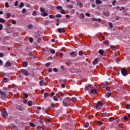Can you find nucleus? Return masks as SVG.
I'll return each mask as SVG.
<instances>
[{"instance_id": "nucleus-54", "label": "nucleus", "mask_w": 130, "mask_h": 130, "mask_svg": "<svg viewBox=\"0 0 130 130\" xmlns=\"http://www.w3.org/2000/svg\"><path fill=\"white\" fill-rule=\"evenodd\" d=\"M13 130H19V129H18V127L16 126H13Z\"/></svg>"}, {"instance_id": "nucleus-13", "label": "nucleus", "mask_w": 130, "mask_h": 130, "mask_svg": "<svg viewBox=\"0 0 130 130\" xmlns=\"http://www.w3.org/2000/svg\"><path fill=\"white\" fill-rule=\"evenodd\" d=\"M2 116L3 117H7V116H8V113H7V111H5L3 112H2Z\"/></svg>"}, {"instance_id": "nucleus-61", "label": "nucleus", "mask_w": 130, "mask_h": 130, "mask_svg": "<svg viewBox=\"0 0 130 130\" xmlns=\"http://www.w3.org/2000/svg\"><path fill=\"white\" fill-rule=\"evenodd\" d=\"M32 15V16H36V11H34Z\"/></svg>"}, {"instance_id": "nucleus-27", "label": "nucleus", "mask_w": 130, "mask_h": 130, "mask_svg": "<svg viewBox=\"0 0 130 130\" xmlns=\"http://www.w3.org/2000/svg\"><path fill=\"white\" fill-rule=\"evenodd\" d=\"M48 95H49V93H48V92H45L44 94V99H45V98H46V97H48Z\"/></svg>"}, {"instance_id": "nucleus-3", "label": "nucleus", "mask_w": 130, "mask_h": 130, "mask_svg": "<svg viewBox=\"0 0 130 130\" xmlns=\"http://www.w3.org/2000/svg\"><path fill=\"white\" fill-rule=\"evenodd\" d=\"M69 102L70 101L69 100V99H68V98H65L63 101V105H64V106H66V107H68V106L70 105V104H69Z\"/></svg>"}, {"instance_id": "nucleus-44", "label": "nucleus", "mask_w": 130, "mask_h": 130, "mask_svg": "<svg viewBox=\"0 0 130 130\" xmlns=\"http://www.w3.org/2000/svg\"><path fill=\"white\" fill-rule=\"evenodd\" d=\"M123 118L125 119V121H127L128 120V117H127L126 116H124Z\"/></svg>"}, {"instance_id": "nucleus-23", "label": "nucleus", "mask_w": 130, "mask_h": 130, "mask_svg": "<svg viewBox=\"0 0 130 130\" xmlns=\"http://www.w3.org/2000/svg\"><path fill=\"white\" fill-rule=\"evenodd\" d=\"M99 53H100L101 55H103V53H104V50H103V49H100L99 51Z\"/></svg>"}, {"instance_id": "nucleus-9", "label": "nucleus", "mask_w": 130, "mask_h": 130, "mask_svg": "<svg viewBox=\"0 0 130 130\" xmlns=\"http://www.w3.org/2000/svg\"><path fill=\"white\" fill-rule=\"evenodd\" d=\"M90 93L92 94L93 95H94V96H96V94H97V91L95 89H91L90 90Z\"/></svg>"}, {"instance_id": "nucleus-57", "label": "nucleus", "mask_w": 130, "mask_h": 130, "mask_svg": "<svg viewBox=\"0 0 130 130\" xmlns=\"http://www.w3.org/2000/svg\"><path fill=\"white\" fill-rule=\"evenodd\" d=\"M56 18H60L61 17V14H58L56 15Z\"/></svg>"}, {"instance_id": "nucleus-24", "label": "nucleus", "mask_w": 130, "mask_h": 130, "mask_svg": "<svg viewBox=\"0 0 130 130\" xmlns=\"http://www.w3.org/2000/svg\"><path fill=\"white\" fill-rule=\"evenodd\" d=\"M33 105V102L31 101H29L27 103V105L28 106H32V105Z\"/></svg>"}, {"instance_id": "nucleus-46", "label": "nucleus", "mask_w": 130, "mask_h": 130, "mask_svg": "<svg viewBox=\"0 0 130 130\" xmlns=\"http://www.w3.org/2000/svg\"><path fill=\"white\" fill-rule=\"evenodd\" d=\"M106 91H109V92H110V87L107 86L106 87Z\"/></svg>"}, {"instance_id": "nucleus-40", "label": "nucleus", "mask_w": 130, "mask_h": 130, "mask_svg": "<svg viewBox=\"0 0 130 130\" xmlns=\"http://www.w3.org/2000/svg\"><path fill=\"white\" fill-rule=\"evenodd\" d=\"M12 24H13V25H16L17 24V21H16L15 20H13L12 21Z\"/></svg>"}, {"instance_id": "nucleus-6", "label": "nucleus", "mask_w": 130, "mask_h": 130, "mask_svg": "<svg viewBox=\"0 0 130 130\" xmlns=\"http://www.w3.org/2000/svg\"><path fill=\"white\" fill-rule=\"evenodd\" d=\"M57 95H58V96H60L59 97L60 101H62V97H63V93H62V92H58Z\"/></svg>"}, {"instance_id": "nucleus-37", "label": "nucleus", "mask_w": 130, "mask_h": 130, "mask_svg": "<svg viewBox=\"0 0 130 130\" xmlns=\"http://www.w3.org/2000/svg\"><path fill=\"white\" fill-rule=\"evenodd\" d=\"M0 22L1 23H5V22H6V20L2 18H0Z\"/></svg>"}, {"instance_id": "nucleus-60", "label": "nucleus", "mask_w": 130, "mask_h": 130, "mask_svg": "<svg viewBox=\"0 0 130 130\" xmlns=\"http://www.w3.org/2000/svg\"><path fill=\"white\" fill-rule=\"evenodd\" d=\"M40 86H43V80H41L40 82Z\"/></svg>"}, {"instance_id": "nucleus-16", "label": "nucleus", "mask_w": 130, "mask_h": 130, "mask_svg": "<svg viewBox=\"0 0 130 130\" xmlns=\"http://www.w3.org/2000/svg\"><path fill=\"white\" fill-rule=\"evenodd\" d=\"M98 62H99V61L98 60V58H95L92 62V64H93V66H95L96 64H97V63H98Z\"/></svg>"}, {"instance_id": "nucleus-22", "label": "nucleus", "mask_w": 130, "mask_h": 130, "mask_svg": "<svg viewBox=\"0 0 130 130\" xmlns=\"http://www.w3.org/2000/svg\"><path fill=\"white\" fill-rule=\"evenodd\" d=\"M41 15L43 17H47L48 16V14L46 12H43L41 13Z\"/></svg>"}, {"instance_id": "nucleus-15", "label": "nucleus", "mask_w": 130, "mask_h": 130, "mask_svg": "<svg viewBox=\"0 0 130 130\" xmlns=\"http://www.w3.org/2000/svg\"><path fill=\"white\" fill-rule=\"evenodd\" d=\"M102 117H104V118H108V114L107 113H104L102 115Z\"/></svg>"}, {"instance_id": "nucleus-26", "label": "nucleus", "mask_w": 130, "mask_h": 130, "mask_svg": "<svg viewBox=\"0 0 130 130\" xmlns=\"http://www.w3.org/2000/svg\"><path fill=\"white\" fill-rule=\"evenodd\" d=\"M113 120H114V118H113V117H111L108 119V121H109V122H111L113 121Z\"/></svg>"}, {"instance_id": "nucleus-35", "label": "nucleus", "mask_w": 130, "mask_h": 130, "mask_svg": "<svg viewBox=\"0 0 130 130\" xmlns=\"http://www.w3.org/2000/svg\"><path fill=\"white\" fill-rule=\"evenodd\" d=\"M84 127L87 128L88 127V126H89V123L86 122L85 124H84Z\"/></svg>"}, {"instance_id": "nucleus-48", "label": "nucleus", "mask_w": 130, "mask_h": 130, "mask_svg": "<svg viewBox=\"0 0 130 130\" xmlns=\"http://www.w3.org/2000/svg\"><path fill=\"white\" fill-rule=\"evenodd\" d=\"M98 104H99V106L100 105V106H103V103H101V102H99ZM99 107H100L99 106Z\"/></svg>"}, {"instance_id": "nucleus-51", "label": "nucleus", "mask_w": 130, "mask_h": 130, "mask_svg": "<svg viewBox=\"0 0 130 130\" xmlns=\"http://www.w3.org/2000/svg\"><path fill=\"white\" fill-rule=\"evenodd\" d=\"M53 98L54 101H58V99H57V98H56V96H54L53 97Z\"/></svg>"}, {"instance_id": "nucleus-55", "label": "nucleus", "mask_w": 130, "mask_h": 130, "mask_svg": "<svg viewBox=\"0 0 130 130\" xmlns=\"http://www.w3.org/2000/svg\"><path fill=\"white\" fill-rule=\"evenodd\" d=\"M28 29H32L33 28V25L32 24H29L28 26Z\"/></svg>"}, {"instance_id": "nucleus-43", "label": "nucleus", "mask_w": 130, "mask_h": 130, "mask_svg": "<svg viewBox=\"0 0 130 130\" xmlns=\"http://www.w3.org/2000/svg\"><path fill=\"white\" fill-rule=\"evenodd\" d=\"M84 54V53H83V52L80 51L79 52V55H80V56H83V55Z\"/></svg>"}, {"instance_id": "nucleus-58", "label": "nucleus", "mask_w": 130, "mask_h": 130, "mask_svg": "<svg viewBox=\"0 0 130 130\" xmlns=\"http://www.w3.org/2000/svg\"><path fill=\"white\" fill-rule=\"evenodd\" d=\"M60 13L61 14H66V11H64V10H61V11H60Z\"/></svg>"}, {"instance_id": "nucleus-29", "label": "nucleus", "mask_w": 130, "mask_h": 130, "mask_svg": "<svg viewBox=\"0 0 130 130\" xmlns=\"http://www.w3.org/2000/svg\"><path fill=\"white\" fill-rule=\"evenodd\" d=\"M50 52H51L52 54H54V53H55V50H54L53 49H50Z\"/></svg>"}, {"instance_id": "nucleus-50", "label": "nucleus", "mask_w": 130, "mask_h": 130, "mask_svg": "<svg viewBox=\"0 0 130 130\" xmlns=\"http://www.w3.org/2000/svg\"><path fill=\"white\" fill-rule=\"evenodd\" d=\"M67 7L69 8V9H73V8H74V6L72 5H68Z\"/></svg>"}, {"instance_id": "nucleus-14", "label": "nucleus", "mask_w": 130, "mask_h": 130, "mask_svg": "<svg viewBox=\"0 0 130 130\" xmlns=\"http://www.w3.org/2000/svg\"><path fill=\"white\" fill-rule=\"evenodd\" d=\"M22 66L23 68H27L28 67V62L27 61H23L22 62Z\"/></svg>"}, {"instance_id": "nucleus-53", "label": "nucleus", "mask_w": 130, "mask_h": 130, "mask_svg": "<svg viewBox=\"0 0 130 130\" xmlns=\"http://www.w3.org/2000/svg\"><path fill=\"white\" fill-rule=\"evenodd\" d=\"M14 5L15 7H18L19 5V2L18 1L15 2Z\"/></svg>"}, {"instance_id": "nucleus-30", "label": "nucleus", "mask_w": 130, "mask_h": 130, "mask_svg": "<svg viewBox=\"0 0 130 130\" xmlns=\"http://www.w3.org/2000/svg\"><path fill=\"white\" fill-rule=\"evenodd\" d=\"M56 9H57L59 11H61V10H62V7H61V6H57L56 7Z\"/></svg>"}, {"instance_id": "nucleus-32", "label": "nucleus", "mask_w": 130, "mask_h": 130, "mask_svg": "<svg viewBox=\"0 0 130 130\" xmlns=\"http://www.w3.org/2000/svg\"><path fill=\"white\" fill-rule=\"evenodd\" d=\"M29 125H30V126H31V127H35L36 126L35 124L32 122H30Z\"/></svg>"}, {"instance_id": "nucleus-28", "label": "nucleus", "mask_w": 130, "mask_h": 130, "mask_svg": "<svg viewBox=\"0 0 130 130\" xmlns=\"http://www.w3.org/2000/svg\"><path fill=\"white\" fill-rule=\"evenodd\" d=\"M103 124V122L100 121H98V126H101Z\"/></svg>"}, {"instance_id": "nucleus-39", "label": "nucleus", "mask_w": 130, "mask_h": 130, "mask_svg": "<svg viewBox=\"0 0 130 130\" xmlns=\"http://www.w3.org/2000/svg\"><path fill=\"white\" fill-rule=\"evenodd\" d=\"M5 7L6 8H10V5H9V3L6 2Z\"/></svg>"}, {"instance_id": "nucleus-8", "label": "nucleus", "mask_w": 130, "mask_h": 130, "mask_svg": "<svg viewBox=\"0 0 130 130\" xmlns=\"http://www.w3.org/2000/svg\"><path fill=\"white\" fill-rule=\"evenodd\" d=\"M77 52H72L70 53V56L71 57L75 58L76 57V56H77Z\"/></svg>"}, {"instance_id": "nucleus-59", "label": "nucleus", "mask_w": 130, "mask_h": 130, "mask_svg": "<svg viewBox=\"0 0 130 130\" xmlns=\"http://www.w3.org/2000/svg\"><path fill=\"white\" fill-rule=\"evenodd\" d=\"M4 27L3 26V24H0V31H2V30H3Z\"/></svg>"}, {"instance_id": "nucleus-20", "label": "nucleus", "mask_w": 130, "mask_h": 130, "mask_svg": "<svg viewBox=\"0 0 130 130\" xmlns=\"http://www.w3.org/2000/svg\"><path fill=\"white\" fill-rule=\"evenodd\" d=\"M95 4L96 5H102V1L101 0H96Z\"/></svg>"}, {"instance_id": "nucleus-2", "label": "nucleus", "mask_w": 130, "mask_h": 130, "mask_svg": "<svg viewBox=\"0 0 130 130\" xmlns=\"http://www.w3.org/2000/svg\"><path fill=\"white\" fill-rule=\"evenodd\" d=\"M20 72L24 76H25V77H28V76H29V73L26 70L22 69L20 70Z\"/></svg>"}, {"instance_id": "nucleus-47", "label": "nucleus", "mask_w": 130, "mask_h": 130, "mask_svg": "<svg viewBox=\"0 0 130 130\" xmlns=\"http://www.w3.org/2000/svg\"><path fill=\"white\" fill-rule=\"evenodd\" d=\"M39 122L42 125H43V123H44V122H43V120L42 119L40 120Z\"/></svg>"}, {"instance_id": "nucleus-62", "label": "nucleus", "mask_w": 130, "mask_h": 130, "mask_svg": "<svg viewBox=\"0 0 130 130\" xmlns=\"http://www.w3.org/2000/svg\"><path fill=\"white\" fill-rule=\"evenodd\" d=\"M26 9L24 8L22 11V14H25V13H26Z\"/></svg>"}, {"instance_id": "nucleus-41", "label": "nucleus", "mask_w": 130, "mask_h": 130, "mask_svg": "<svg viewBox=\"0 0 130 130\" xmlns=\"http://www.w3.org/2000/svg\"><path fill=\"white\" fill-rule=\"evenodd\" d=\"M24 7V3L22 2L20 3L19 8H23Z\"/></svg>"}, {"instance_id": "nucleus-42", "label": "nucleus", "mask_w": 130, "mask_h": 130, "mask_svg": "<svg viewBox=\"0 0 130 130\" xmlns=\"http://www.w3.org/2000/svg\"><path fill=\"white\" fill-rule=\"evenodd\" d=\"M104 15L106 16V17H108V15H109V13H108V12H103Z\"/></svg>"}, {"instance_id": "nucleus-5", "label": "nucleus", "mask_w": 130, "mask_h": 130, "mask_svg": "<svg viewBox=\"0 0 130 130\" xmlns=\"http://www.w3.org/2000/svg\"><path fill=\"white\" fill-rule=\"evenodd\" d=\"M0 94H1V98L2 99V100H4V99H6V98H7V96L6 95V92L1 91Z\"/></svg>"}, {"instance_id": "nucleus-19", "label": "nucleus", "mask_w": 130, "mask_h": 130, "mask_svg": "<svg viewBox=\"0 0 130 130\" xmlns=\"http://www.w3.org/2000/svg\"><path fill=\"white\" fill-rule=\"evenodd\" d=\"M89 89H90V85H86L85 86L84 90L85 91H89Z\"/></svg>"}, {"instance_id": "nucleus-33", "label": "nucleus", "mask_w": 130, "mask_h": 130, "mask_svg": "<svg viewBox=\"0 0 130 130\" xmlns=\"http://www.w3.org/2000/svg\"><path fill=\"white\" fill-rule=\"evenodd\" d=\"M6 32L8 34L12 33V30L10 29V28L6 29Z\"/></svg>"}, {"instance_id": "nucleus-17", "label": "nucleus", "mask_w": 130, "mask_h": 130, "mask_svg": "<svg viewBox=\"0 0 130 130\" xmlns=\"http://www.w3.org/2000/svg\"><path fill=\"white\" fill-rule=\"evenodd\" d=\"M91 20L92 21H95L97 22H101V21H102V20H101L100 18L96 19L95 18H92Z\"/></svg>"}, {"instance_id": "nucleus-1", "label": "nucleus", "mask_w": 130, "mask_h": 130, "mask_svg": "<svg viewBox=\"0 0 130 130\" xmlns=\"http://www.w3.org/2000/svg\"><path fill=\"white\" fill-rule=\"evenodd\" d=\"M121 74L124 77H125V76H127V75H128V73H127V70L125 69V68H121Z\"/></svg>"}, {"instance_id": "nucleus-45", "label": "nucleus", "mask_w": 130, "mask_h": 130, "mask_svg": "<svg viewBox=\"0 0 130 130\" xmlns=\"http://www.w3.org/2000/svg\"><path fill=\"white\" fill-rule=\"evenodd\" d=\"M49 23H50V21H49V20L45 21V25H48V24H49Z\"/></svg>"}, {"instance_id": "nucleus-36", "label": "nucleus", "mask_w": 130, "mask_h": 130, "mask_svg": "<svg viewBox=\"0 0 130 130\" xmlns=\"http://www.w3.org/2000/svg\"><path fill=\"white\" fill-rule=\"evenodd\" d=\"M28 41H29V42H30V43H32L33 42V38H29Z\"/></svg>"}, {"instance_id": "nucleus-49", "label": "nucleus", "mask_w": 130, "mask_h": 130, "mask_svg": "<svg viewBox=\"0 0 130 130\" xmlns=\"http://www.w3.org/2000/svg\"><path fill=\"white\" fill-rule=\"evenodd\" d=\"M108 24H109V26H110L111 28H113V25L112 24V23L109 22Z\"/></svg>"}, {"instance_id": "nucleus-10", "label": "nucleus", "mask_w": 130, "mask_h": 130, "mask_svg": "<svg viewBox=\"0 0 130 130\" xmlns=\"http://www.w3.org/2000/svg\"><path fill=\"white\" fill-rule=\"evenodd\" d=\"M111 91H110L105 94V96L106 98H109L111 96Z\"/></svg>"}, {"instance_id": "nucleus-52", "label": "nucleus", "mask_w": 130, "mask_h": 130, "mask_svg": "<svg viewBox=\"0 0 130 130\" xmlns=\"http://www.w3.org/2000/svg\"><path fill=\"white\" fill-rule=\"evenodd\" d=\"M85 16H86V17H91V14H90V13L87 12L85 13Z\"/></svg>"}, {"instance_id": "nucleus-21", "label": "nucleus", "mask_w": 130, "mask_h": 130, "mask_svg": "<svg viewBox=\"0 0 130 130\" xmlns=\"http://www.w3.org/2000/svg\"><path fill=\"white\" fill-rule=\"evenodd\" d=\"M71 101L73 103H75L76 101H77V98L76 97H73L71 98Z\"/></svg>"}, {"instance_id": "nucleus-11", "label": "nucleus", "mask_w": 130, "mask_h": 130, "mask_svg": "<svg viewBox=\"0 0 130 130\" xmlns=\"http://www.w3.org/2000/svg\"><path fill=\"white\" fill-rule=\"evenodd\" d=\"M12 66V63H11V62L10 61H7L5 63V64L4 65V67H7L8 68H10V67Z\"/></svg>"}, {"instance_id": "nucleus-56", "label": "nucleus", "mask_w": 130, "mask_h": 130, "mask_svg": "<svg viewBox=\"0 0 130 130\" xmlns=\"http://www.w3.org/2000/svg\"><path fill=\"white\" fill-rule=\"evenodd\" d=\"M49 17L50 19H53V18H55V17L52 15H50Z\"/></svg>"}, {"instance_id": "nucleus-7", "label": "nucleus", "mask_w": 130, "mask_h": 130, "mask_svg": "<svg viewBox=\"0 0 130 130\" xmlns=\"http://www.w3.org/2000/svg\"><path fill=\"white\" fill-rule=\"evenodd\" d=\"M57 30L58 32H59V33H64V32H66L64 28H58Z\"/></svg>"}, {"instance_id": "nucleus-34", "label": "nucleus", "mask_w": 130, "mask_h": 130, "mask_svg": "<svg viewBox=\"0 0 130 130\" xmlns=\"http://www.w3.org/2000/svg\"><path fill=\"white\" fill-rule=\"evenodd\" d=\"M6 16H7L6 18H11V13H7Z\"/></svg>"}, {"instance_id": "nucleus-12", "label": "nucleus", "mask_w": 130, "mask_h": 130, "mask_svg": "<svg viewBox=\"0 0 130 130\" xmlns=\"http://www.w3.org/2000/svg\"><path fill=\"white\" fill-rule=\"evenodd\" d=\"M17 109L19 111H23L24 110V108H23V106L20 105L18 107H17Z\"/></svg>"}, {"instance_id": "nucleus-63", "label": "nucleus", "mask_w": 130, "mask_h": 130, "mask_svg": "<svg viewBox=\"0 0 130 130\" xmlns=\"http://www.w3.org/2000/svg\"><path fill=\"white\" fill-rule=\"evenodd\" d=\"M115 4H116V1L114 0L112 3V5L113 6H115Z\"/></svg>"}, {"instance_id": "nucleus-18", "label": "nucleus", "mask_w": 130, "mask_h": 130, "mask_svg": "<svg viewBox=\"0 0 130 130\" xmlns=\"http://www.w3.org/2000/svg\"><path fill=\"white\" fill-rule=\"evenodd\" d=\"M111 48L114 51H116L117 50V47L115 46H111Z\"/></svg>"}, {"instance_id": "nucleus-31", "label": "nucleus", "mask_w": 130, "mask_h": 130, "mask_svg": "<svg viewBox=\"0 0 130 130\" xmlns=\"http://www.w3.org/2000/svg\"><path fill=\"white\" fill-rule=\"evenodd\" d=\"M80 19H84L85 18V15H84V14L81 13L80 15Z\"/></svg>"}, {"instance_id": "nucleus-64", "label": "nucleus", "mask_w": 130, "mask_h": 130, "mask_svg": "<svg viewBox=\"0 0 130 130\" xmlns=\"http://www.w3.org/2000/svg\"><path fill=\"white\" fill-rule=\"evenodd\" d=\"M24 96L25 98L27 99V98L28 97V94L24 93Z\"/></svg>"}, {"instance_id": "nucleus-38", "label": "nucleus", "mask_w": 130, "mask_h": 130, "mask_svg": "<svg viewBox=\"0 0 130 130\" xmlns=\"http://www.w3.org/2000/svg\"><path fill=\"white\" fill-rule=\"evenodd\" d=\"M125 108L126 109H130V105L129 104L126 105Z\"/></svg>"}, {"instance_id": "nucleus-4", "label": "nucleus", "mask_w": 130, "mask_h": 130, "mask_svg": "<svg viewBox=\"0 0 130 130\" xmlns=\"http://www.w3.org/2000/svg\"><path fill=\"white\" fill-rule=\"evenodd\" d=\"M92 106L93 108H95V109H99V110H101V108H102V107H99V104L97 103H93Z\"/></svg>"}, {"instance_id": "nucleus-25", "label": "nucleus", "mask_w": 130, "mask_h": 130, "mask_svg": "<svg viewBox=\"0 0 130 130\" xmlns=\"http://www.w3.org/2000/svg\"><path fill=\"white\" fill-rule=\"evenodd\" d=\"M3 81H4L5 83H8L10 81V80L7 78H4Z\"/></svg>"}]
</instances>
